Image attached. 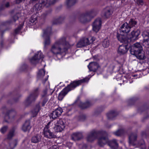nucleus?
Segmentation results:
<instances>
[{
	"label": "nucleus",
	"mask_w": 149,
	"mask_h": 149,
	"mask_svg": "<svg viewBox=\"0 0 149 149\" xmlns=\"http://www.w3.org/2000/svg\"><path fill=\"white\" fill-rule=\"evenodd\" d=\"M67 44L65 38H62L52 45L50 51L54 55L61 54L62 53V48H64V51L67 50L65 47Z\"/></svg>",
	"instance_id": "1"
},
{
	"label": "nucleus",
	"mask_w": 149,
	"mask_h": 149,
	"mask_svg": "<svg viewBox=\"0 0 149 149\" xmlns=\"http://www.w3.org/2000/svg\"><path fill=\"white\" fill-rule=\"evenodd\" d=\"M85 79H82L74 81L71 82L70 84L68 85L59 93L58 96V100H62L64 96L69 91L80 85L82 83L85 82Z\"/></svg>",
	"instance_id": "2"
},
{
	"label": "nucleus",
	"mask_w": 149,
	"mask_h": 149,
	"mask_svg": "<svg viewBox=\"0 0 149 149\" xmlns=\"http://www.w3.org/2000/svg\"><path fill=\"white\" fill-rule=\"evenodd\" d=\"M130 51L132 54L135 55L138 59L143 60L146 58L142 47L139 43L137 42L131 46Z\"/></svg>",
	"instance_id": "3"
},
{
	"label": "nucleus",
	"mask_w": 149,
	"mask_h": 149,
	"mask_svg": "<svg viewBox=\"0 0 149 149\" xmlns=\"http://www.w3.org/2000/svg\"><path fill=\"white\" fill-rule=\"evenodd\" d=\"M107 142H108L109 146L112 149H117L118 147V144L115 139H113L109 141L107 137H102L98 139V144L100 146H103Z\"/></svg>",
	"instance_id": "4"
},
{
	"label": "nucleus",
	"mask_w": 149,
	"mask_h": 149,
	"mask_svg": "<svg viewBox=\"0 0 149 149\" xmlns=\"http://www.w3.org/2000/svg\"><path fill=\"white\" fill-rule=\"evenodd\" d=\"M96 14L95 11L93 9L87 12L85 14L82 15L79 18L80 21L82 23H85L89 21L88 19L91 17H93Z\"/></svg>",
	"instance_id": "5"
},
{
	"label": "nucleus",
	"mask_w": 149,
	"mask_h": 149,
	"mask_svg": "<svg viewBox=\"0 0 149 149\" xmlns=\"http://www.w3.org/2000/svg\"><path fill=\"white\" fill-rule=\"evenodd\" d=\"M51 122H49L46 125L43 130V134L44 136L48 139L54 138L56 137L54 132H52L49 129V125Z\"/></svg>",
	"instance_id": "6"
},
{
	"label": "nucleus",
	"mask_w": 149,
	"mask_h": 149,
	"mask_svg": "<svg viewBox=\"0 0 149 149\" xmlns=\"http://www.w3.org/2000/svg\"><path fill=\"white\" fill-rule=\"evenodd\" d=\"M95 38L93 37L87 38H83L81 39L77 44L78 47H81L90 45L95 41Z\"/></svg>",
	"instance_id": "7"
},
{
	"label": "nucleus",
	"mask_w": 149,
	"mask_h": 149,
	"mask_svg": "<svg viewBox=\"0 0 149 149\" xmlns=\"http://www.w3.org/2000/svg\"><path fill=\"white\" fill-rule=\"evenodd\" d=\"M52 29L51 27H49L43 30V37L45 39V46L48 45L50 44V41L49 38L51 34Z\"/></svg>",
	"instance_id": "8"
},
{
	"label": "nucleus",
	"mask_w": 149,
	"mask_h": 149,
	"mask_svg": "<svg viewBox=\"0 0 149 149\" xmlns=\"http://www.w3.org/2000/svg\"><path fill=\"white\" fill-rule=\"evenodd\" d=\"M38 88L36 89L33 93L30 94L27 97L24 102L25 105L28 106L35 101L38 95Z\"/></svg>",
	"instance_id": "9"
},
{
	"label": "nucleus",
	"mask_w": 149,
	"mask_h": 149,
	"mask_svg": "<svg viewBox=\"0 0 149 149\" xmlns=\"http://www.w3.org/2000/svg\"><path fill=\"white\" fill-rule=\"evenodd\" d=\"M100 134V132L95 130L90 132L88 135L87 140L88 141L91 142L95 140Z\"/></svg>",
	"instance_id": "10"
},
{
	"label": "nucleus",
	"mask_w": 149,
	"mask_h": 149,
	"mask_svg": "<svg viewBox=\"0 0 149 149\" xmlns=\"http://www.w3.org/2000/svg\"><path fill=\"white\" fill-rule=\"evenodd\" d=\"M44 57L43 54L40 51L38 52V54H36L32 58L30 59V61L32 63L35 64L38 63L40 59L42 60Z\"/></svg>",
	"instance_id": "11"
},
{
	"label": "nucleus",
	"mask_w": 149,
	"mask_h": 149,
	"mask_svg": "<svg viewBox=\"0 0 149 149\" xmlns=\"http://www.w3.org/2000/svg\"><path fill=\"white\" fill-rule=\"evenodd\" d=\"M142 36L143 37V45L148 47L147 46L149 45V30L144 31Z\"/></svg>",
	"instance_id": "12"
},
{
	"label": "nucleus",
	"mask_w": 149,
	"mask_h": 149,
	"mask_svg": "<svg viewBox=\"0 0 149 149\" xmlns=\"http://www.w3.org/2000/svg\"><path fill=\"white\" fill-rule=\"evenodd\" d=\"M102 24L101 19L98 18L96 19L93 24V29L96 32H97L100 29Z\"/></svg>",
	"instance_id": "13"
},
{
	"label": "nucleus",
	"mask_w": 149,
	"mask_h": 149,
	"mask_svg": "<svg viewBox=\"0 0 149 149\" xmlns=\"http://www.w3.org/2000/svg\"><path fill=\"white\" fill-rule=\"evenodd\" d=\"M63 112V110L61 108H58L51 113L50 115V118L55 119L58 117Z\"/></svg>",
	"instance_id": "14"
},
{
	"label": "nucleus",
	"mask_w": 149,
	"mask_h": 149,
	"mask_svg": "<svg viewBox=\"0 0 149 149\" xmlns=\"http://www.w3.org/2000/svg\"><path fill=\"white\" fill-rule=\"evenodd\" d=\"M130 27L129 26L128 23L125 22L120 27V31L121 33L127 34L130 31Z\"/></svg>",
	"instance_id": "15"
},
{
	"label": "nucleus",
	"mask_w": 149,
	"mask_h": 149,
	"mask_svg": "<svg viewBox=\"0 0 149 149\" xmlns=\"http://www.w3.org/2000/svg\"><path fill=\"white\" fill-rule=\"evenodd\" d=\"M47 0H40L39 2L37 3L34 6V9L36 10L39 11L40 10L42 7L45 6H46V1Z\"/></svg>",
	"instance_id": "16"
},
{
	"label": "nucleus",
	"mask_w": 149,
	"mask_h": 149,
	"mask_svg": "<svg viewBox=\"0 0 149 149\" xmlns=\"http://www.w3.org/2000/svg\"><path fill=\"white\" fill-rule=\"evenodd\" d=\"M88 67L90 71L95 72L100 67V66L97 62H91L89 63Z\"/></svg>",
	"instance_id": "17"
},
{
	"label": "nucleus",
	"mask_w": 149,
	"mask_h": 149,
	"mask_svg": "<svg viewBox=\"0 0 149 149\" xmlns=\"http://www.w3.org/2000/svg\"><path fill=\"white\" fill-rule=\"evenodd\" d=\"M113 12L110 7H107L104 8L102 12V14L106 18L109 17L113 13Z\"/></svg>",
	"instance_id": "18"
},
{
	"label": "nucleus",
	"mask_w": 149,
	"mask_h": 149,
	"mask_svg": "<svg viewBox=\"0 0 149 149\" xmlns=\"http://www.w3.org/2000/svg\"><path fill=\"white\" fill-rule=\"evenodd\" d=\"M127 44L122 45L119 46L118 53L120 54H123L127 52Z\"/></svg>",
	"instance_id": "19"
},
{
	"label": "nucleus",
	"mask_w": 149,
	"mask_h": 149,
	"mask_svg": "<svg viewBox=\"0 0 149 149\" xmlns=\"http://www.w3.org/2000/svg\"><path fill=\"white\" fill-rule=\"evenodd\" d=\"M137 135L136 133H132L129 136V142L130 144L134 145L136 141Z\"/></svg>",
	"instance_id": "20"
},
{
	"label": "nucleus",
	"mask_w": 149,
	"mask_h": 149,
	"mask_svg": "<svg viewBox=\"0 0 149 149\" xmlns=\"http://www.w3.org/2000/svg\"><path fill=\"white\" fill-rule=\"evenodd\" d=\"M16 115V113L14 110L10 111L7 112L5 117V119H13Z\"/></svg>",
	"instance_id": "21"
},
{
	"label": "nucleus",
	"mask_w": 149,
	"mask_h": 149,
	"mask_svg": "<svg viewBox=\"0 0 149 149\" xmlns=\"http://www.w3.org/2000/svg\"><path fill=\"white\" fill-rule=\"evenodd\" d=\"M29 120H26L23 125L22 129L24 132L29 131L31 128Z\"/></svg>",
	"instance_id": "22"
},
{
	"label": "nucleus",
	"mask_w": 149,
	"mask_h": 149,
	"mask_svg": "<svg viewBox=\"0 0 149 149\" xmlns=\"http://www.w3.org/2000/svg\"><path fill=\"white\" fill-rule=\"evenodd\" d=\"M42 136L40 134H38L33 136L31 139V142L34 143L39 142L41 141Z\"/></svg>",
	"instance_id": "23"
},
{
	"label": "nucleus",
	"mask_w": 149,
	"mask_h": 149,
	"mask_svg": "<svg viewBox=\"0 0 149 149\" xmlns=\"http://www.w3.org/2000/svg\"><path fill=\"white\" fill-rule=\"evenodd\" d=\"M72 139L74 141L79 140L82 137L81 133L80 132H76L73 133L71 135Z\"/></svg>",
	"instance_id": "24"
},
{
	"label": "nucleus",
	"mask_w": 149,
	"mask_h": 149,
	"mask_svg": "<svg viewBox=\"0 0 149 149\" xmlns=\"http://www.w3.org/2000/svg\"><path fill=\"white\" fill-rule=\"evenodd\" d=\"M118 40L121 42H127V41L125 36L121 34L118 35L117 36Z\"/></svg>",
	"instance_id": "25"
},
{
	"label": "nucleus",
	"mask_w": 149,
	"mask_h": 149,
	"mask_svg": "<svg viewBox=\"0 0 149 149\" xmlns=\"http://www.w3.org/2000/svg\"><path fill=\"white\" fill-rule=\"evenodd\" d=\"M91 105V104L90 102H87L84 103L80 102V104L79 105L81 109H84L89 107Z\"/></svg>",
	"instance_id": "26"
},
{
	"label": "nucleus",
	"mask_w": 149,
	"mask_h": 149,
	"mask_svg": "<svg viewBox=\"0 0 149 149\" xmlns=\"http://www.w3.org/2000/svg\"><path fill=\"white\" fill-rule=\"evenodd\" d=\"M140 34L139 31H133L131 32L132 38H134V39H138V36Z\"/></svg>",
	"instance_id": "27"
},
{
	"label": "nucleus",
	"mask_w": 149,
	"mask_h": 149,
	"mask_svg": "<svg viewBox=\"0 0 149 149\" xmlns=\"http://www.w3.org/2000/svg\"><path fill=\"white\" fill-rule=\"evenodd\" d=\"M117 115V113L114 111H111L107 114L108 118L109 119H112Z\"/></svg>",
	"instance_id": "28"
},
{
	"label": "nucleus",
	"mask_w": 149,
	"mask_h": 149,
	"mask_svg": "<svg viewBox=\"0 0 149 149\" xmlns=\"http://www.w3.org/2000/svg\"><path fill=\"white\" fill-rule=\"evenodd\" d=\"M47 144L48 149H59L58 146L52 145V142L50 141H48Z\"/></svg>",
	"instance_id": "29"
},
{
	"label": "nucleus",
	"mask_w": 149,
	"mask_h": 149,
	"mask_svg": "<svg viewBox=\"0 0 149 149\" xmlns=\"http://www.w3.org/2000/svg\"><path fill=\"white\" fill-rule=\"evenodd\" d=\"M55 127H54V130L56 132H60L63 130L65 128L64 126H62L61 127L55 124Z\"/></svg>",
	"instance_id": "30"
},
{
	"label": "nucleus",
	"mask_w": 149,
	"mask_h": 149,
	"mask_svg": "<svg viewBox=\"0 0 149 149\" xmlns=\"http://www.w3.org/2000/svg\"><path fill=\"white\" fill-rule=\"evenodd\" d=\"M40 106L38 105L36 108L32 111V114L33 117L36 116L40 110Z\"/></svg>",
	"instance_id": "31"
},
{
	"label": "nucleus",
	"mask_w": 149,
	"mask_h": 149,
	"mask_svg": "<svg viewBox=\"0 0 149 149\" xmlns=\"http://www.w3.org/2000/svg\"><path fill=\"white\" fill-rule=\"evenodd\" d=\"M138 145L140 147V149H146V146L145 142L143 139L138 142Z\"/></svg>",
	"instance_id": "32"
},
{
	"label": "nucleus",
	"mask_w": 149,
	"mask_h": 149,
	"mask_svg": "<svg viewBox=\"0 0 149 149\" xmlns=\"http://www.w3.org/2000/svg\"><path fill=\"white\" fill-rule=\"evenodd\" d=\"M55 124L61 127L62 125L63 126H64V127H65V120H63L62 119H59V120L56 121Z\"/></svg>",
	"instance_id": "33"
},
{
	"label": "nucleus",
	"mask_w": 149,
	"mask_h": 149,
	"mask_svg": "<svg viewBox=\"0 0 149 149\" xmlns=\"http://www.w3.org/2000/svg\"><path fill=\"white\" fill-rule=\"evenodd\" d=\"M76 2V0H67L66 3L67 6L69 7L73 5Z\"/></svg>",
	"instance_id": "34"
},
{
	"label": "nucleus",
	"mask_w": 149,
	"mask_h": 149,
	"mask_svg": "<svg viewBox=\"0 0 149 149\" xmlns=\"http://www.w3.org/2000/svg\"><path fill=\"white\" fill-rule=\"evenodd\" d=\"M45 71L43 69L40 70L38 73V78H42L45 75Z\"/></svg>",
	"instance_id": "35"
},
{
	"label": "nucleus",
	"mask_w": 149,
	"mask_h": 149,
	"mask_svg": "<svg viewBox=\"0 0 149 149\" xmlns=\"http://www.w3.org/2000/svg\"><path fill=\"white\" fill-rule=\"evenodd\" d=\"M136 24V22L134 19H131L130 20L128 24L130 29L134 26Z\"/></svg>",
	"instance_id": "36"
},
{
	"label": "nucleus",
	"mask_w": 149,
	"mask_h": 149,
	"mask_svg": "<svg viewBox=\"0 0 149 149\" xmlns=\"http://www.w3.org/2000/svg\"><path fill=\"white\" fill-rule=\"evenodd\" d=\"M14 135L15 130L13 129L9 132L8 135L7 139H11L14 136Z\"/></svg>",
	"instance_id": "37"
},
{
	"label": "nucleus",
	"mask_w": 149,
	"mask_h": 149,
	"mask_svg": "<svg viewBox=\"0 0 149 149\" xmlns=\"http://www.w3.org/2000/svg\"><path fill=\"white\" fill-rule=\"evenodd\" d=\"M110 45L109 41L107 39H105L103 42L102 45L104 48H106L109 47Z\"/></svg>",
	"instance_id": "38"
},
{
	"label": "nucleus",
	"mask_w": 149,
	"mask_h": 149,
	"mask_svg": "<svg viewBox=\"0 0 149 149\" xmlns=\"http://www.w3.org/2000/svg\"><path fill=\"white\" fill-rule=\"evenodd\" d=\"M17 141L15 139L9 145L10 149H13L17 144Z\"/></svg>",
	"instance_id": "39"
},
{
	"label": "nucleus",
	"mask_w": 149,
	"mask_h": 149,
	"mask_svg": "<svg viewBox=\"0 0 149 149\" xmlns=\"http://www.w3.org/2000/svg\"><path fill=\"white\" fill-rule=\"evenodd\" d=\"M56 1V0H47L46 1V7H48L49 6L54 4Z\"/></svg>",
	"instance_id": "40"
},
{
	"label": "nucleus",
	"mask_w": 149,
	"mask_h": 149,
	"mask_svg": "<svg viewBox=\"0 0 149 149\" xmlns=\"http://www.w3.org/2000/svg\"><path fill=\"white\" fill-rule=\"evenodd\" d=\"M124 132V131L123 130H119L117 131L114 132V134L117 136H120L123 134Z\"/></svg>",
	"instance_id": "41"
},
{
	"label": "nucleus",
	"mask_w": 149,
	"mask_h": 149,
	"mask_svg": "<svg viewBox=\"0 0 149 149\" xmlns=\"http://www.w3.org/2000/svg\"><path fill=\"white\" fill-rule=\"evenodd\" d=\"M42 100V106H44L46 103L48 101V99L47 97H43L41 98Z\"/></svg>",
	"instance_id": "42"
},
{
	"label": "nucleus",
	"mask_w": 149,
	"mask_h": 149,
	"mask_svg": "<svg viewBox=\"0 0 149 149\" xmlns=\"http://www.w3.org/2000/svg\"><path fill=\"white\" fill-rule=\"evenodd\" d=\"M20 14L19 13H18L16 14L13 17V20L14 22L17 20L18 18V17L20 16Z\"/></svg>",
	"instance_id": "43"
},
{
	"label": "nucleus",
	"mask_w": 149,
	"mask_h": 149,
	"mask_svg": "<svg viewBox=\"0 0 149 149\" xmlns=\"http://www.w3.org/2000/svg\"><path fill=\"white\" fill-rule=\"evenodd\" d=\"M36 17L33 16H32L30 19V21L32 23H34L36 20Z\"/></svg>",
	"instance_id": "44"
},
{
	"label": "nucleus",
	"mask_w": 149,
	"mask_h": 149,
	"mask_svg": "<svg viewBox=\"0 0 149 149\" xmlns=\"http://www.w3.org/2000/svg\"><path fill=\"white\" fill-rule=\"evenodd\" d=\"M7 129V127L4 126L1 129L0 131L2 133H4L6 131Z\"/></svg>",
	"instance_id": "45"
},
{
	"label": "nucleus",
	"mask_w": 149,
	"mask_h": 149,
	"mask_svg": "<svg viewBox=\"0 0 149 149\" xmlns=\"http://www.w3.org/2000/svg\"><path fill=\"white\" fill-rule=\"evenodd\" d=\"M23 26V24L20 25L15 30V31L16 33H17L19 32L22 28Z\"/></svg>",
	"instance_id": "46"
},
{
	"label": "nucleus",
	"mask_w": 149,
	"mask_h": 149,
	"mask_svg": "<svg viewBox=\"0 0 149 149\" xmlns=\"http://www.w3.org/2000/svg\"><path fill=\"white\" fill-rule=\"evenodd\" d=\"M136 3L138 6L143 5L144 3L143 0H137Z\"/></svg>",
	"instance_id": "47"
},
{
	"label": "nucleus",
	"mask_w": 149,
	"mask_h": 149,
	"mask_svg": "<svg viewBox=\"0 0 149 149\" xmlns=\"http://www.w3.org/2000/svg\"><path fill=\"white\" fill-rule=\"evenodd\" d=\"M42 97H47V90H44L43 92V93L42 95Z\"/></svg>",
	"instance_id": "48"
},
{
	"label": "nucleus",
	"mask_w": 149,
	"mask_h": 149,
	"mask_svg": "<svg viewBox=\"0 0 149 149\" xmlns=\"http://www.w3.org/2000/svg\"><path fill=\"white\" fill-rule=\"evenodd\" d=\"M86 118V117L84 115H81L78 118V120L80 121H83Z\"/></svg>",
	"instance_id": "49"
},
{
	"label": "nucleus",
	"mask_w": 149,
	"mask_h": 149,
	"mask_svg": "<svg viewBox=\"0 0 149 149\" xmlns=\"http://www.w3.org/2000/svg\"><path fill=\"white\" fill-rule=\"evenodd\" d=\"M142 135L144 137H146L147 136V134L146 132H142Z\"/></svg>",
	"instance_id": "50"
},
{
	"label": "nucleus",
	"mask_w": 149,
	"mask_h": 149,
	"mask_svg": "<svg viewBox=\"0 0 149 149\" xmlns=\"http://www.w3.org/2000/svg\"><path fill=\"white\" fill-rule=\"evenodd\" d=\"M26 0H16V3L17 4H19L20 3L22 2H24Z\"/></svg>",
	"instance_id": "51"
},
{
	"label": "nucleus",
	"mask_w": 149,
	"mask_h": 149,
	"mask_svg": "<svg viewBox=\"0 0 149 149\" xmlns=\"http://www.w3.org/2000/svg\"><path fill=\"white\" fill-rule=\"evenodd\" d=\"M145 47H146L147 48V53L149 55V45L148 46H147L148 47H147L146 46H144Z\"/></svg>",
	"instance_id": "52"
},
{
	"label": "nucleus",
	"mask_w": 149,
	"mask_h": 149,
	"mask_svg": "<svg viewBox=\"0 0 149 149\" xmlns=\"http://www.w3.org/2000/svg\"><path fill=\"white\" fill-rule=\"evenodd\" d=\"M5 6L6 7H8L9 6V3L8 2L6 4Z\"/></svg>",
	"instance_id": "53"
},
{
	"label": "nucleus",
	"mask_w": 149,
	"mask_h": 149,
	"mask_svg": "<svg viewBox=\"0 0 149 149\" xmlns=\"http://www.w3.org/2000/svg\"><path fill=\"white\" fill-rule=\"evenodd\" d=\"M64 19V18H60L58 19V20H63Z\"/></svg>",
	"instance_id": "54"
},
{
	"label": "nucleus",
	"mask_w": 149,
	"mask_h": 149,
	"mask_svg": "<svg viewBox=\"0 0 149 149\" xmlns=\"http://www.w3.org/2000/svg\"><path fill=\"white\" fill-rule=\"evenodd\" d=\"M61 22H57V23H55L54 22H53V24H58V23H60Z\"/></svg>",
	"instance_id": "55"
},
{
	"label": "nucleus",
	"mask_w": 149,
	"mask_h": 149,
	"mask_svg": "<svg viewBox=\"0 0 149 149\" xmlns=\"http://www.w3.org/2000/svg\"><path fill=\"white\" fill-rule=\"evenodd\" d=\"M45 81H47V77L46 78H45Z\"/></svg>",
	"instance_id": "56"
},
{
	"label": "nucleus",
	"mask_w": 149,
	"mask_h": 149,
	"mask_svg": "<svg viewBox=\"0 0 149 149\" xmlns=\"http://www.w3.org/2000/svg\"><path fill=\"white\" fill-rule=\"evenodd\" d=\"M104 134L106 135H107V133L106 132H105L104 133Z\"/></svg>",
	"instance_id": "57"
},
{
	"label": "nucleus",
	"mask_w": 149,
	"mask_h": 149,
	"mask_svg": "<svg viewBox=\"0 0 149 149\" xmlns=\"http://www.w3.org/2000/svg\"><path fill=\"white\" fill-rule=\"evenodd\" d=\"M6 122H8V121L7 120H6Z\"/></svg>",
	"instance_id": "58"
},
{
	"label": "nucleus",
	"mask_w": 149,
	"mask_h": 149,
	"mask_svg": "<svg viewBox=\"0 0 149 149\" xmlns=\"http://www.w3.org/2000/svg\"><path fill=\"white\" fill-rule=\"evenodd\" d=\"M148 149H149V147H148Z\"/></svg>",
	"instance_id": "59"
},
{
	"label": "nucleus",
	"mask_w": 149,
	"mask_h": 149,
	"mask_svg": "<svg viewBox=\"0 0 149 149\" xmlns=\"http://www.w3.org/2000/svg\"><path fill=\"white\" fill-rule=\"evenodd\" d=\"M134 77L135 76V75H134Z\"/></svg>",
	"instance_id": "60"
}]
</instances>
